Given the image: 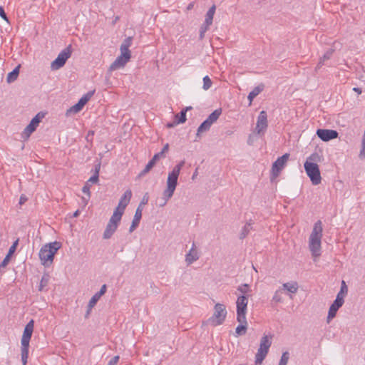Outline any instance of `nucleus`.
I'll use <instances>...</instances> for the list:
<instances>
[{
  "instance_id": "nucleus-1",
  "label": "nucleus",
  "mask_w": 365,
  "mask_h": 365,
  "mask_svg": "<svg viewBox=\"0 0 365 365\" xmlns=\"http://www.w3.org/2000/svg\"><path fill=\"white\" fill-rule=\"evenodd\" d=\"M184 165L185 160H182L173 168L170 173H168L167 187L163 192V203H159V207L165 206L168 201L173 197L178 185V180L180 170Z\"/></svg>"
},
{
  "instance_id": "nucleus-2",
  "label": "nucleus",
  "mask_w": 365,
  "mask_h": 365,
  "mask_svg": "<svg viewBox=\"0 0 365 365\" xmlns=\"http://www.w3.org/2000/svg\"><path fill=\"white\" fill-rule=\"evenodd\" d=\"M320 161V155L317 153H314L307 158L304 164L306 173L314 185L320 184L322 181L319 168L317 165V163Z\"/></svg>"
},
{
  "instance_id": "nucleus-3",
  "label": "nucleus",
  "mask_w": 365,
  "mask_h": 365,
  "mask_svg": "<svg viewBox=\"0 0 365 365\" xmlns=\"http://www.w3.org/2000/svg\"><path fill=\"white\" fill-rule=\"evenodd\" d=\"M322 232V222L321 220H318L314 223L309 238V248L314 258L319 257L321 255Z\"/></svg>"
},
{
  "instance_id": "nucleus-4",
  "label": "nucleus",
  "mask_w": 365,
  "mask_h": 365,
  "mask_svg": "<svg viewBox=\"0 0 365 365\" xmlns=\"http://www.w3.org/2000/svg\"><path fill=\"white\" fill-rule=\"evenodd\" d=\"M61 246L59 242L55 241L46 244L41 248L38 256L43 265L48 266L53 262L54 255Z\"/></svg>"
},
{
  "instance_id": "nucleus-5",
  "label": "nucleus",
  "mask_w": 365,
  "mask_h": 365,
  "mask_svg": "<svg viewBox=\"0 0 365 365\" xmlns=\"http://www.w3.org/2000/svg\"><path fill=\"white\" fill-rule=\"evenodd\" d=\"M272 336L264 335L260 339L259 347L255 354V365H261L267 356L272 345Z\"/></svg>"
},
{
  "instance_id": "nucleus-6",
  "label": "nucleus",
  "mask_w": 365,
  "mask_h": 365,
  "mask_svg": "<svg viewBox=\"0 0 365 365\" xmlns=\"http://www.w3.org/2000/svg\"><path fill=\"white\" fill-rule=\"evenodd\" d=\"M227 314L225 306L223 304L217 303L214 307V313L207 322L212 327L219 326L225 322Z\"/></svg>"
},
{
  "instance_id": "nucleus-7",
  "label": "nucleus",
  "mask_w": 365,
  "mask_h": 365,
  "mask_svg": "<svg viewBox=\"0 0 365 365\" xmlns=\"http://www.w3.org/2000/svg\"><path fill=\"white\" fill-rule=\"evenodd\" d=\"M222 114V109L218 108L215 110L205 120L197 130V136L199 137L202 133L208 131L211 125L215 123Z\"/></svg>"
},
{
  "instance_id": "nucleus-8",
  "label": "nucleus",
  "mask_w": 365,
  "mask_h": 365,
  "mask_svg": "<svg viewBox=\"0 0 365 365\" xmlns=\"http://www.w3.org/2000/svg\"><path fill=\"white\" fill-rule=\"evenodd\" d=\"M71 56V46L69 45L68 47L62 50L58 55L57 58L51 62V68L52 70H58L63 67L66 61Z\"/></svg>"
},
{
  "instance_id": "nucleus-9",
  "label": "nucleus",
  "mask_w": 365,
  "mask_h": 365,
  "mask_svg": "<svg viewBox=\"0 0 365 365\" xmlns=\"http://www.w3.org/2000/svg\"><path fill=\"white\" fill-rule=\"evenodd\" d=\"M121 218L117 214H113L103 232L104 239H110L118 228Z\"/></svg>"
},
{
  "instance_id": "nucleus-10",
  "label": "nucleus",
  "mask_w": 365,
  "mask_h": 365,
  "mask_svg": "<svg viewBox=\"0 0 365 365\" xmlns=\"http://www.w3.org/2000/svg\"><path fill=\"white\" fill-rule=\"evenodd\" d=\"M132 197V192L130 190H127L121 196L118 206L115 209L113 214H117L119 217L122 218L125 209L129 204Z\"/></svg>"
},
{
  "instance_id": "nucleus-11",
  "label": "nucleus",
  "mask_w": 365,
  "mask_h": 365,
  "mask_svg": "<svg viewBox=\"0 0 365 365\" xmlns=\"http://www.w3.org/2000/svg\"><path fill=\"white\" fill-rule=\"evenodd\" d=\"M248 298L247 296L240 295L237 297L236 301L237 307V319L244 320L246 318L247 311Z\"/></svg>"
},
{
  "instance_id": "nucleus-12",
  "label": "nucleus",
  "mask_w": 365,
  "mask_h": 365,
  "mask_svg": "<svg viewBox=\"0 0 365 365\" xmlns=\"http://www.w3.org/2000/svg\"><path fill=\"white\" fill-rule=\"evenodd\" d=\"M45 113L43 112L38 113L31 120L29 124L24 128L23 131V136L29 138L31 134L36 130L38 126L39 123L44 118Z\"/></svg>"
},
{
  "instance_id": "nucleus-13",
  "label": "nucleus",
  "mask_w": 365,
  "mask_h": 365,
  "mask_svg": "<svg viewBox=\"0 0 365 365\" xmlns=\"http://www.w3.org/2000/svg\"><path fill=\"white\" fill-rule=\"evenodd\" d=\"M289 157V154L285 153L282 156L278 158L277 160L273 163L271 170L272 180L279 176L288 160Z\"/></svg>"
},
{
  "instance_id": "nucleus-14",
  "label": "nucleus",
  "mask_w": 365,
  "mask_h": 365,
  "mask_svg": "<svg viewBox=\"0 0 365 365\" xmlns=\"http://www.w3.org/2000/svg\"><path fill=\"white\" fill-rule=\"evenodd\" d=\"M130 58L131 53L120 52V55L118 56L109 66L108 72H112L113 71L123 68L130 61Z\"/></svg>"
},
{
  "instance_id": "nucleus-15",
  "label": "nucleus",
  "mask_w": 365,
  "mask_h": 365,
  "mask_svg": "<svg viewBox=\"0 0 365 365\" xmlns=\"http://www.w3.org/2000/svg\"><path fill=\"white\" fill-rule=\"evenodd\" d=\"M267 115L266 111L262 110L258 117L255 128V132L259 135H263L267 128Z\"/></svg>"
},
{
  "instance_id": "nucleus-16",
  "label": "nucleus",
  "mask_w": 365,
  "mask_h": 365,
  "mask_svg": "<svg viewBox=\"0 0 365 365\" xmlns=\"http://www.w3.org/2000/svg\"><path fill=\"white\" fill-rule=\"evenodd\" d=\"M106 284L102 285L100 290L91 297L87 306L88 309L85 315L86 318L88 317L91 309L95 307L98 301L100 299L101 297L106 293Z\"/></svg>"
},
{
  "instance_id": "nucleus-17",
  "label": "nucleus",
  "mask_w": 365,
  "mask_h": 365,
  "mask_svg": "<svg viewBox=\"0 0 365 365\" xmlns=\"http://www.w3.org/2000/svg\"><path fill=\"white\" fill-rule=\"evenodd\" d=\"M34 320H31L25 327L21 338V346H29V341L34 331Z\"/></svg>"
},
{
  "instance_id": "nucleus-18",
  "label": "nucleus",
  "mask_w": 365,
  "mask_h": 365,
  "mask_svg": "<svg viewBox=\"0 0 365 365\" xmlns=\"http://www.w3.org/2000/svg\"><path fill=\"white\" fill-rule=\"evenodd\" d=\"M344 299L341 297V294L336 295L335 300L329 307L327 316L328 321L335 317L338 309L344 304Z\"/></svg>"
},
{
  "instance_id": "nucleus-19",
  "label": "nucleus",
  "mask_w": 365,
  "mask_h": 365,
  "mask_svg": "<svg viewBox=\"0 0 365 365\" xmlns=\"http://www.w3.org/2000/svg\"><path fill=\"white\" fill-rule=\"evenodd\" d=\"M317 136L323 141H329L338 137V132L334 130L318 129L317 130Z\"/></svg>"
},
{
  "instance_id": "nucleus-20",
  "label": "nucleus",
  "mask_w": 365,
  "mask_h": 365,
  "mask_svg": "<svg viewBox=\"0 0 365 365\" xmlns=\"http://www.w3.org/2000/svg\"><path fill=\"white\" fill-rule=\"evenodd\" d=\"M200 257L199 253L196 250V247L195 243H192L191 249L189 250L188 253L185 255V262L187 265H190L194 262L197 261Z\"/></svg>"
},
{
  "instance_id": "nucleus-21",
  "label": "nucleus",
  "mask_w": 365,
  "mask_h": 365,
  "mask_svg": "<svg viewBox=\"0 0 365 365\" xmlns=\"http://www.w3.org/2000/svg\"><path fill=\"white\" fill-rule=\"evenodd\" d=\"M18 245H19V239H17L16 241H14L13 242L12 245L10 247V248L9 250V252L7 253V255H6V257H4V259L0 264V269L7 266V264H9V262L10 261V258H11V255L16 251Z\"/></svg>"
},
{
  "instance_id": "nucleus-22",
  "label": "nucleus",
  "mask_w": 365,
  "mask_h": 365,
  "mask_svg": "<svg viewBox=\"0 0 365 365\" xmlns=\"http://www.w3.org/2000/svg\"><path fill=\"white\" fill-rule=\"evenodd\" d=\"M142 210L143 207H137L133 220L132 221V224L129 228V232L132 233L139 225L140 221L142 217Z\"/></svg>"
},
{
  "instance_id": "nucleus-23",
  "label": "nucleus",
  "mask_w": 365,
  "mask_h": 365,
  "mask_svg": "<svg viewBox=\"0 0 365 365\" xmlns=\"http://www.w3.org/2000/svg\"><path fill=\"white\" fill-rule=\"evenodd\" d=\"M237 321L240 324L236 327L235 332L237 336L244 335L246 334L247 329V318H244V321L237 319Z\"/></svg>"
},
{
  "instance_id": "nucleus-24",
  "label": "nucleus",
  "mask_w": 365,
  "mask_h": 365,
  "mask_svg": "<svg viewBox=\"0 0 365 365\" xmlns=\"http://www.w3.org/2000/svg\"><path fill=\"white\" fill-rule=\"evenodd\" d=\"M86 103L81 98L77 103L66 110V115L76 114L81 111Z\"/></svg>"
},
{
  "instance_id": "nucleus-25",
  "label": "nucleus",
  "mask_w": 365,
  "mask_h": 365,
  "mask_svg": "<svg viewBox=\"0 0 365 365\" xmlns=\"http://www.w3.org/2000/svg\"><path fill=\"white\" fill-rule=\"evenodd\" d=\"M264 85L260 84V85L256 86L255 88H254L252 89V91L250 92L248 97H247L248 100L250 101V103H251L252 101H253V99L264 90Z\"/></svg>"
},
{
  "instance_id": "nucleus-26",
  "label": "nucleus",
  "mask_w": 365,
  "mask_h": 365,
  "mask_svg": "<svg viewBox=\"0 0 365 365\" xmlns=\"http://www.w3.org/2000/svg\"><path fill=\"white\" fill-rule=\"evenodd\" d=\"M132 41H133L132 37H128V38H125L120 47V52H123L125 53H131L130 51L129 50V47L132 44Z\"/></svg>"
},
{
  "instance_id": "nucleus-27",
  "label": "nucleus",
  "mask_w": 365,
  "mask_h": 365,
  "mask_svg": "<svg viewBox=\"0 0 365 365\" xmlns=\"http://www.w3.org/2000/svg\"><path fill=\"white\" fill-rule=\"evenodd\" d=\"M282 289L292 294H295L298 290V284L296 282L284 283Z\"/></svg>"
},
{
  "instance_id": "nucleus-28",
  "label": "nucleus",
  "mask_w": 365,
  "mask_h": 365,
  "mask_svg": "<svg viewBox=\"0 0 365 365\" xmlns=\"http://www.w3.org/2000/svg\"><path fill=\"white\" fill-rule=\"evenodd\" d=\"M215 9V5H212L207 11L205 19V23L207 24V25H211L212 24Z\"/></svg>"
},
{
  "instance_id": "nucleus-29",
  "label": "nucleus",
  "mask_w": 365,
  "mask_h": 365,
  "mask_svg": "<svg viewBox=\"0 0 365 365\" xmlns=\"http://www.w3.org/2000/svg\"><path fill=\"white\" fill-rule=\"evenodd\" d=\"M20 65L17 66L11 72L9 73L6 77L8 83H12L16 80L19 73Z\"/></svg>"
},
{
  "instance_id": "nucleus-30",
  "label": "nucleus",
  "mask_w": 365,
  "mask_h": 365,
  "mask_svg": "<svg viewBox=\"0 0 365 365\" xmlns=\"http://www.w3.org/2000/svg\"><path fill=\"white\" fill-rule=\"evenodd\" d=\"M252 230V225L250 222H247L245 226L242 227L241 232L240 233V239L242 240L245 238L248 234L250 233V230Z\"/></svg>"
},
{
  "instance_id": "nucleus-31",
  "label": "nucleus",
  "mask_w": 365,
  "mask_h": 365,
  "mask_svg": "<svg viewBox=\"0 0 365 365\" xmlns=\"http://www.w3.org/2000/svg\"><path fill=\"white\" fill-rule=\"evenodd\" d=\"M332 53H333V51H331V50L327 51L323 55V56L320 58V60L317 66V69L319 68L324 64L325 61L329 60L331 58Z\"/></svg>"
},
{
  "instance_id": "nucleus-32",
  "label": "nucleus",
  "mask_w": 365,
  "mask_h": 365,
  "mask_svg": "<svg viewBox=\"0 0 365 365\" xmlns=\"http://www.w3.org/2000/svg\"><path fill=\"white\" fill-rule=\"evenodd\" d=\"M48 281H49V275L48 274H44L42 276L41 279L40 281V284L38 286V290L43 291V288L48 285Z\"/></svg>"
},
{
  "instance_id": "nucleus-33",
  "label": "nucleus",
  "mask_w": 365,
  "mask_h": 365,
  "mask_svg": "<svg viewBox=\"0 0 365 365\" xmlns=\"http://www.w3.org/2000/svg\"><path fill=\"white\" fill-rule=\"evenodd\" d=\"M21 361L23 363V365H26L27 363V359L29 356V347H21Z\"/></svg>"
},
{
  "instance_id": "nucleus-34",
  "label": "nucleus",
  "mask_w": 365,
  "mask_h": 365,
  "mask_svg": "<svg viewBox=\"0 0 365 365\" xmlns=\"http://www.w3.org/2000/svg\"><path fill=\"white\" fill-rule=\"evenodd\" d=\"M175 120L178 123H183L186 121V110H182L178 114L175 115Z\"/></svg>"
},
{
  "instance_id": "nucleus-35",
  "label": "nucleus",
  "mask_w": 365,
  "mask_h": 365,
  "mask_svg": "<svg viewBox=\"0 0 365 365\" xmlns=\"http://www.w3.org/2000/svg\"><path fill=\"white\" fill-rule=\"evenodd\" d=\"M155 163H156L153 159H151L148 163V164L145 165V168L140 172L139 175L140 176H143L145 174H147L153 168V166L155 165Z\"/></svg>"
},
{
  "instance_id": "nucleus-36",
  "label": "nucleus",
  "mask_w": 365,
  "mask_h": 365,
  "mask_svg": "<svg viewBox=\"0 0 365 365\" xmlns=\"http://www.w3.org/2000/svg\"><path fill=\"white\" fill-rule=\"evenodd\" d=\"M282 289L279 288L274 292L272 301L274 302L275 303L282 302L283 299H282Z\"/></svg>"
},
{
  "instance_id": "nucleus-37",
  "label": "nucleus",
  "mask_w": 365,
  "mask_h": 365,
  "mask_svg": "<svg viewBox=\"0 0 365 365\" xmlns=\"http://www.w3.org/2000/svg\"><path fill=\"white\" fill-rule=\"evenodd\" d=\"M202 81H203L202 88L205 91L210 89L212 84V82L211 79L210 78V77L208 76H205L203 78Z\"/></svg>"
},
{
  "instance_id": "nucleus-38",
  "label": "nucleus",
  "mask_w": 365,
  "mask_h": 365,
  "mask_svg": "<svg viewBox=\"0 0 365 365\" xmlns=\"http://www.w3.org/2000/svg\"><path fill=\"white\" fill-rule=\"evenodd\" d=\"M237 290L240 292L242 294V295L245 296V294H247L250 291L249 285L247 284H242L238 286Z\"/></svg>"
},
{
  "instance_id": "nucleus-39",
  "label": "nucleus",
  "mask_w": 365,
  "mask_h": 365,
  "mask_svg": "<svg viewBox=\"0 0 365 365\" xmlns=\"http://www.w3.org/2000/svg\"><path fill=\"white\" fill-rule=\"evenodd\" d=\"M289 359V353L284 351L282 353L279 365H287Z\"/></svg>"
},
{
  "instance_id": "nucleus-40",
  "label": "nucleus",
  "mask_w": 365,
  "mask_h": 365,
  "mask_svg": "<svg viewBox=\"0 0 365 365\" xmlns=\"http://www.w3.org/2000/svg\"><path fill=\"white\" fill-rule=\"evenodd\" d=\"M347 292H348V288L346 285V283L344 281H342L341 289H340L339 292L337 294V295L341 294V297L344 299V297L347 294Z\"/></svg>"
},
{
  "instance_id": "nucleus-41",
  "label": "nucleus",
  "mask_w": 365,
  "mask_h": 365,
  "mask_svg": "<svg viewBox=\"0 0 365 365\" xmlns=\"http://www.w3.org/2000/svg\"><path fill=\"white\" fill-rule=\"evenodd\" d=\"M82 191L83 193L88 195V198L90 197V187L88 185V182L83 187ZM83 200H84L85 203L87 204L88 199H85L84 197H83Z\"/></svg>"
},
{
  "instance_id": "nucleus-42",
  "label": "nucleus",
  "mask_w": 365,
  "mask_h": 365,
  "mask_svg": "<svg viewBox=\"0 0 365 365\" xmlns=\"http://www.w3.org/2000/svg\"><path fill=\"white\" fill-rule=\"evenodd\" d=\"M94 93H95V90L89 91L87 93H86L81 98V99L86 103L91 98V97L94 95Z\"/></svg>"
},
{
  "instance_id": "nucleus-43",
  "label": "nucleus",
  "mask_w": 365,
  "mask_h": 365,
  "mask_svg": "<svg viewBox=\"0 0 365 365\" xmlns=\"http://www.w3.org/2000/svg\"><path fill=\"white\" fill-rule=\"evenodd\" d=\"M148 200H149V196H148V193H145L143 198H142V200L141 202H140L139 205L138 207H142L143 205H146L148 202Z\"/></svg>"
},
{
  "instance_id": "nucleus-44",
  "label": "nucleus",
  "mask_w": 365,
  "mask_h": 365,
  "mask_svg": "<svg viewBox=\"0 0 365 365\" xmlns=\"http://www.w3.org/2000/svg\"><path fill=\"white\" fill-rule=\"evenodd\" d=\"M98 177H99V176H98V174H97V175H95V174H93V175H92L89 179H88V182H88H88H91V183H97V182H98Z\"/></svg>"
},
{
  "instance_id": "nucleus-45",
  "label": "nucleus",
  "mask_w": 365,
  "mask_h": 365,
  "mask_svg": "<svg viewBox=\"0 0 365 365\" xmlns=\"http://www.w3.org/2000/svg\"><path fill=\"white\" fill-rule=\"evenodd\" d=\"M0 16L4 19L6 21L9 22V19L7 18V16L4 11V8L0 6Z\"/></svg>"
},
{
  "instance_id": "nucleus-46",
  "label": "nucleus",
  "mask_w": 365,
  "mask_h": 365,
  "mask_svg": "<svg viewBox=\"0 0 365 365\" xmlns=\"http://www.w3.org/2000/svg\"><path fill=\"white\" fill-rule=\"evenodd\" d=\"M164 157H165V155H163V153L159 152V153L155 154L152 159L156 163L157 160H158L159 159L164 158Z\"/></svg>"
},
{
  "instance_id": "nucleus-47",
  "label": "nucleus",
  "mask_w": 365,
  "mask_h": 365,
  "mask_svg": "<svg viewBox=\"0 0 365 365\" xmlns=\"http://www.w3.org/2000/svg\"><path fill=\"white\" fill-rule=\"evenodd\" d=\"M118 359H119V356H115L113 357L109 361V362L108 363L107 365H116L118 361Z\"/></svg>"
},
{
  "instance_id": "nucleus-48",
  "label": "nucleus",
  "mask_w": 365,
  "mask_h": 365,
  "mask_svg": "<svg viewBox=\"0 0 365 365\" xmlns=\"http://www.w3.org/2000/svg\"><path fill=\"white\" fill-rule=\"evenodd\" d=\"M359 157L360 159L365 158V146H361V150L359 154Z\"/></svg>"
},
{
  "instance_id": "nucleus-49",
  "label": "nucleus",
  "mask_w": 365,
  "mask_h": 365,
  "mask_svg": "<svg viewBox=\"0 0 365 365\" xmlns=\"http://www.w3.org/2000/svg\"><path fill=\"white\" fill-rule=\"evenodd\" d=\"M210 26V25H207V24L204 22L203 24L200 26V31L205 33L208 30Z\"/></svg>"
},
{
  "instance_id": "nucleus-50",
  "label": "nucleus",
  "mask_w": 365,
  "mask_h": 365,
  "mask_svg": "<svg viewBox=\"0 0 365 365\" xmlns=\"http://www.w3.org/2000/svg\"><path fill=\"white\" fill-rule=\"evenodd\" d=\"M27 200L28 199L25 195H21L20 196V199H19V205H21L24 204L27 201Z\"/></svg>"
},
{
  "instance_id": "nucleus-51",
  "label": "nucleus",
  "mask_w": 365,
  "mask_h": 365,
  "mask_svg": "<svg viewBox=\"0 0 365 365\" xmlns=\"http://www.w3.org/2000/svg\"><path fill=\"white\" fill-rule=\"evenodd\" d=\"M178 124H179V123H177V120H174V121H173V122H172V123H168L167 124V127H168V128H173L174 126L177 125Z\"/></svg>"
},
{
  "instance_id": "nucleus-52",
  "label": "nucleus",
  "mask_w": 365,
  "mask_h": 365,
  "mask_svg": "<svg viewBox=\"0 0 365 365\" xmlns=\"http://www.w3.org/2000/svg\"><path fill=\"white\" fill-rule=\"evenodd\" d=\"M101 168V163H98L95 165V173L94 174L97 175V174L99 175V171Z\"/></svg>"
},
{
  "instance_id": "nucleus-53",
  "label": "nucleus",
  "mask_w": 365,
  "mask_h": 365,
  "mask_svg": "<svg viewBox=\"0 0 365 365\" xmlns=\"http://www.w3.org/2000/svg\"><path fill=\"white\" fill-rule=\"evenodd\" d=\"M168 148H169V145L167 143L164 145L163 150L160 152L163 153V155H165V153L168 152Z\"/></svg>"
},
{
  "instance_id": "nucleus-54",
  "label": "nucleus",
  "mask_w": 365,
  "mask_h": 365,
  "mask_svg": "<svg viewBox=\"0 0 365 365\" xmlns=\"http://www.w3.org/2000/svg\"><path fill=\"white\" fill-rule=\"evenodd\" d=\"M80 214V211L78 210H77L76 212H74V213L73 214V217H77Z\"/></svg>"
},
{
  "instance_id": "nucleus-55",
  "label": "nucleus",
  "mask_w": 365,
  "mask_h": 365,
  "mask_svg": "<svg viewBox=\"0 0 365 365\" xmlns=\"http://www.w3.org/2000/svg\"><path fill=\"white\" fill-rule=\"evenodd\" d=\"M355 92L358 93L359 94L361 93V90L359 88H354L353 89Z\"/></svg>"
},
{
  "instance_id": "nucleus-56",
  "label": "nucleus",
  "mask_w": 365,
  "mask_h": 365,
  "mask_svg": "<svg viewBox=\"0 0 365 365\" xmlns=\"http://www.w3.org/2000/svg\"><path fill=\"white\" fill-rule=\"evenodd\" d=\"M204 36H205V32L200 31V36H199L200 39L202 40L204 38Z\"/></svg>"
},
{
  "instance_id": "nucleus-57",
  "label": "nucleus",
  "mask_w": 365,
  "mask_h": 365,
  "mask_svg": "<svg viewBox=\"0 0 365 365\" xmlns=\"http://www.w3.org/2000/svg\"><path fill=\"white\" fill-rule=\"evenodd\" d=\"M197 175V170H196L195 171V173H193V175H192V179H194Z\"/></svg>"
},
{
  "instance_id": "nucleus-58",
  "label": "nucleus",
  "mask_w": 365,
  "mask_h": 365,
  "mask_svg": "<svg viewBox=\"0 0 365 365\" xmlns=\"http://www.w3.org/2000/svg\"><path fill=\"white\" fill-rule=\"evenodd\" d=\"M190 109H192V107L189 106V107H186V108L185 110H186V112H187L188 110H190Z\"/></svg>"
},
{
  "instance_id": "nucleus-59",
  "label": "nucleus",
  "mask_w": 365,
  "mask_h": 365,
  "mask_svg": "<svg viewBox=\"0 0 365 365\" xmlns=\"http://www.w3.org/2000/svg\"><path fill=\"white\" fill-rule=\"evenodd\" d=\"M361 146H365V140H362Z\"/></svg>"
},
{
  "instance_id": "nucleus-60",
  "label": "nucleus",
  "mask_w": 365,
  "mask_h": 365,
  "mask_svg": "<svg viewBox=\"0 0 365 365\" xmlns=\"http://www.w3.org/2000/svg\"><path fill=\"white\" fill-rule=\"evenodd\" d=\"M190 8H192V6H191V5H189V6H188V9H190Z\"/></svg>"
},
{
  "instance_id": "nucleus-61",
  "label": "nucleus",
  "mask_w": 365,
  "mask_h": 365,
  "mask_svg": "<svg viewBox=\"0 0 365 365\" xmlns=\"http://www.w3.org/2000/svg\"><path fill=\"white\" fill-rule=\"evenodd\" d=\"M239 365H245V364H239Z\"/></svg>"
}]
</instances>
